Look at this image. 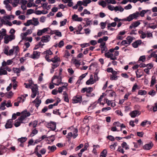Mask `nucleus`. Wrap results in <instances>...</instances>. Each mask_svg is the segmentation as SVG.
<instances>
[{
    "label": "nucleus",
    "mask_w": 157,
    "mask_h": 157,
    "mask_svg": "<svg viewBox=\"0 0 157 157\" xmlns=\"http://www.w3.org/2000/svg\"><path fill=\"white\" fill-rule=\"evenodd\" d=\"M82 96L79 95H76L73 97L72 99L73 103H81L82 101Z\"/></svg>",
    "instance_id": "nucleus-4"
},
{
    "label": "nucleus",
    "mask_w": 157,
    "mask_h": 157,
    "mask_svg": "<svg viewBox=\"0 0 157 157\" xmlns=\"http://www.w3.org/2000/svg\"><path fill=\"white\" fill-rule=\"evenodd\" d=\"M13 62V61L11 59L8 60L6 62L5 61H3L2 63V67H5L7 65H11Z\"/></svg>",
    "instance_id": "nucleus-16"
},
{
    "label": "nucleus",
    "mask_w": 157,
    "mask_h": 157,
    "mask_svg": "<svg viewBox=\"0 0 157 157\" xmlns=\"http://www.w3.org/2000/svg\"><path fill=\"white\" fill-rule=\"evenodd\" d=\"M6 105L7 107H9L12 106V105L11 103L10 100H9L7 101V103H6Z\"/></svg>",
    "instance_id": "nucleus-62"
},
{
    "label": "nucleus",
    "mask_w": 157,
    "mask_h": 157,
    "mask_svg": "<svg viewBox=\"0 0 157 157\" xmlns=\"http://www.w3.org/2000/svg\"><path fill=\"white\" fill-rule=\"evenodd\" d=\"M47 125L48 128L53 131H54L56 129V124L54 122H50Z\"/></svg>",
    "instance_id": "nucleus-9"
},
{
    "label": "nucleus",
    "mask_w": 157,
    "mask_h": 157,
    "mask_svg": "<svg viewBox=\"0 0 157 157\" xmlns=\"http://www.w3.org/2000/svg\"><path fill=\"white\" fill-rule=\"evenodd\" d=\"M140 112L137 110L133 111L130 113L129 114L131 117L134 118L137 116L139 115L140 114Z\"/></svg>",
    "instance_id": "nucleus-7"
},
{
    "label": "nucleus",
    "mask_w": 157,
    "mask_h": 157,
    "mask_svg": "<svg viewBox=\"0 0 157 157\" xmlns=\"http://www.w3.org/2000/svg\"><path fill=\"white\" fill-rule=\"evenodd\" d=\"M6 102V101L4 100L1 103L0 105V109H1L2 110H4L6 109V108L5 107Z\"/></svg>",
    "instance_id": "nucleus-30"
},
{
    "label": "nucleus",
    "mask_w": 157,
    "mask_h": 157,
    "mask_svg": "<svg viewBox=\"0 0 157 157\" xmlns=\"http://www.w3.org/2000/svg\"><path fill=\"white\" fill-rule=\"evenodd\" d=\"M99 5L102 6L103 7H105L106 5V3L104 1H101L98 2Z\"/></svg>",
    "instance_id": "nucleus-50"
},
{
    "label": "nucleus",
    "mask_w": 157,
    "mask_h": 157,
    "mask_svg": "<svg viewBox=\"0 0 157 157\" xmlns=\"http://www.w3.org/2000/svg\"><path fill=\"white\" fill-rule=\"evenodd\" d=\"M31 20L32 21V25L34 26H36L39 25V23L37 18H35L33 17Z\"/></svg>",
    "instance_id": "nucleus-21"
},
{
    "label": "nucleus",
    "mask_w": 157,
    "mask_h": 157,
    "mask_svg": "<svg viewBox=\"0 0 157 157\" xmlns=\"http://www.w3.org/2000/svg\"><path fill=\"white\" fill-rule=\"evenodd\" d=\"M67 21V20L66 19H64L63 21H61L60 22V27H61L64 26L66 24Z\"/></svg>",
    "instance_id": "nucleus-55"
},
{
    "label": "nucleus",
    "mask_w": 157,
    "mask_h": 157,
    "mask_svg": "<svg viewBox=\"0 0 157 157\" xmlns=\"http://www.w3.org/2000/svg\"><path fill=\"white\" fill-rule=\"evenodd\" d=\"M117 25V23L116 22H113L111 23H109L107 25L108 29L111 28V27H115Z\"/></svg>",
    "instance_id": "nucleus-37"
},
{
    "label": "nucleus",
    "mask_w": 157,
    "mask_h": 157,
    "mask_svg": "<svg viewBox=\"0 0 157 157\" xmlns=\"http://www.w3.org/2000/svg\"><path fill=\"white\" fill-rule=\"evenodd\" d=\"M62 78L59 76L54 75L52 80V83L55 85L59 86L62 83Z\"/></svg>",
    "instance_id": "nucleus-3"
},
{
    "label": "nucleus",
    "mask_w": 157,
    "mask_h": 157,
    "mask_svg": "<svg viewBox=\"0 0 157 157\" xmlns=\"http://www.w3.org/2000/svg\"><path fill=\"white\" fill-rule=\"evenodd\" d=\"M21 114L22 116L26 118L28 117L30 115V113L29 112H28L27 110H25L21 112Z\"/></svg>",
    "instance_id": "nucleus-22"
},
{
    "label": "nucleus",
    "mask_w": 157,
    "mask_h": 157,
    "mask_svg": "<svg viewBox=\"0 0 157 157\" xmlns=\"http://www.w3.org/2000/svg\"><path fill=\"white\" fill-rule=\"evenodd\" d=\"M51 65L52 66L51 69L50 70V72L51 73H52L54 71V69L59 66V63H52Z\"/></svg>",
    "instance_id": "nucleus-14"
},
{
    "label": "nucleus",
    "mask_w": 157,
    "mask_h": 157,
    "mask_svg": "<svg viewBox=\"0 0 157 157\" xmlns=\"http://www.w3.org/2000/svg\"><path fill=\"white\" fill-rule=\"evenodd\" d=\"M40 53L39 52L34 51L33 54L31 55L29 57L33 59H38L40 57Z\"/></svg>",
    "instance_id": "nucleus-8"
},
{
    "label": "nucleus",
    "mask_w": 157,
    "mask_h": 157,
    "mask_svg": "<svg viewBox=\"0 0 157 157\" xmlns=\"http://www.w3.org/2000/svg\"><path fill=\"white\" fill-rule=\"evenodd\" d=\"M59 109H56L53 110V113L54 114L59 115L60 116L61 115V113L59 112Z\"/></svg>",
    "instance_id": "nucleus-47"
},
{
    "label": "nucleus",
    "mask_w": 157,
    "mask_h": 157,
    "mask_svg": "<svg viewBox=\"0 0 157 157\" xmlns=\"http://www.w3.org/2000/svg\"><path fill=\"white\" fill-rule=\"evenodd\" d=\"M34 13V10L32 9H29L27 10L26 12V15H29L33 13Z\"/></svg>",
    "instance_id": "nucleus-48"
},
{
    "label": "nucleus",
    "mask_w": 157,
    "mask_h": 157,
    "mask_svg": "<svg viewBox=\"0 0 157 157\" xmlns=\"http://www.w3.org/2000/svg\"><path fill=\"white\" fill-rule=\"evenodd\" d=\"M13 70L14 73L17 74L19 73L21 71L20 69L17 68H13Z\"/></svg>",
    "instance_id": "nucleus-56"
},
{
    "label": "nucleus",
    "mask_w": 157,
    "mask_h": 157,
    "mask_svg": "<svg viewBox=\"0 0 157 157\" xmlns=\"http://www.w3.org/2000/svg\"><path fill=\"white\" fill-rule=\"evenodd\" d=\"M155 93L156 92L155 91L153 90H152L148 92V94L153 97L155 95Z\"/></svg>",
    "instance_id": "nucleus-53"
},
{
    "label": "nucleus",
    "mask_w": 157,
    "mask_h": 157,
    "mask_svg": "<svg viewBox=\"0 0 157 157\" xmlns=\"http://www.w3.org/2000/svg\"><path fill=\"white\" fill-rule=\"evenodd\" d=\"M142 43V41L140 40H138L132 43V46L134 48H137Z\"/></svg>",
    "instance_id": "nucleus-19"
},
{
    "label": "nucleus",
    "mask_w": 157,
    "mask_h": 157,
    "mask_svg": "<svg viewBox=\"0 0 157 157\" xmlns=\"http://www.w3.org/2000/svg\"><path fill=\"white\" fill-rule=\"evenodd\" d=\"M50 36L46 35L43 36L41 38V41L42 43H48L50 41L51 39Z\"/></svg>",
    "instance_id": "nucleus-6"
},
{
    "label": "nucleus",
    "mask_w": 157,
    "mask_h": 157,
    "mask_svg": "<svg viewBox=\"0 0 157 157\" xmlns=\"http://www.w3.org/2000/svg\"><path fill=\"white\" fill-rule=\"evenodd\" d=\"M27 140V138L26 137H21V138H18L17 141L21 143H23L25 142Z\"/></svg>",
    "instance_id": "nucleus-29"
},
{
    "label": "nucleus",
    "mask_w": 157,
    "mask_h": 157,
    "mask_svg": "<svg viewBox=\"0 0 157 157\" xmlns=\"http://www.w3.org/2000/svg\"><path fill=\"white\" fill-rule=\"evenodd\" d=\"M139 33L140 34H141V35L140 36V37L141 38L144 39L146 37V34L143 31H139Z\"/></svg>",
    "instance_id": "nucleus-41"
},
{
    "label": "nucleus",
    "mask_w": 157,
    "mask_h": 157,
    "mask_svg": "<svg viewBox=\"0 0 157 157\" xmlns=\"http://www.w3.org/2000/svg\"><path fill=\"white\" fill-rule=\"evenodd\" d=\"M38 90V89L37 88L33 87L32 88V94H31V97L32 98H34L36 96Z\"/></svg>",
    "instance_id": "nucleus-18"
},
{
    "label": "nucleus",
    "mask_w": 157,
    "mask_h": 157,
    "mask_svg": "<svg viewBox=\"0 0 157 157\" xmlns=\"http://www.w3.org/2000/svg\"><path fill=\"white\" fill-rule=\"evenodd\" d=\"M154 144L152 141H150L149 143L145 144L143 146V148L144 150H148L151 149L153 146Z\"/></svg>",
    "instance_id": "nucleus-5"
},
{
    "label": "nucleus",
    "mask_w": 157,
    "mask_h": 157,
    "mask_svg": "<svg viewBox=\"0 0 157 157\" xmlns=\"http://www.w3.org/2000/svg\"><path fill=\"white\" fill-rule=\"evenodd\" d=\"M10 41H11L15 39V36L14 35H10L9 36H6Z\"/></svg>",
    "instance_id": "nucleus-49"
},
{
    "label": "nucleus",
    "mask_w": 157,
    "mask_h": 157,
    "mask_svg": "<svg viewBox=\"0 0 157 157\" xmlns=\"http://www.w3.org/2000/svg\"><path fill=\"white\" fill-rule=\"evenodd\" d=\"M80 46L82 48H84L90 46V44L89 43H85L81 44L80 45Z\"/></svg>",
    "instance_id": "nucleus-63"
},
{
    "label": "nucleus",
    "mask_w": 157,
    "mask_h": 157,
    "mask_svg": "<svg viewBox=\"0 0 157 157\" xmlns=\"http://www.w3.org/2000/svg\"><path fill=\"white\" fill-rule=\"evenodd\" d=\"M148 10H142L140 13V15L141 17H144V14L145 13L147 12Z\"/></svg>",
    "instance_id": "nucleus-42"
},
{
    "label": "nucleus",
    "mask_w": 157,
    "mask_h": 157,
    "mask_svg": "<svg viewBox=\"0 0 157 157\" xmlns=\"http://www.w3.org/2000/svg\"><path fill=\"white\" fill-rule=\"evenodd\" d=\"M91 2V0H83V5L85 6H86L87 4L90 3Z\"/></svg>",
    "instance_id": "nucleus-38"
},
{
    "label": "nucleus",
    "mask_w": 157,
    "mask_h": 157,
    "mask_svg": "<svg viewBox=\"0 0 157 157\" xmlns=\"http://www.w3.org/2000/svg\"><path fill=\"white\" fill-rule=\"evenodd\" d=\"M54 101V100L53 99H48L46 100L45 103L46 104H48L49 103H53Z\"/></svg>",
    "instance_id": "nucleus-46"
},
{
    "label": "nucleus",
    "mask_w": 157,
    "mask_h": 157,
    "mask_svg": "<svg viewBox=\"0 0 157 157\" xmlns=\"http://www.w3.org/2000/svg\"><path fill=\"white\" fill-rule=\"evenodd\" d=\"M59 59L57 56L55 57L54 58H53L50 59L51 62H52V63H58L57 61H58Z\"/></svg>",
    "instance_id": "nucleus-33"
},
{
    "label": "nucleus",
    "mask_w": 157,
    "mask_h": 157,
    "mask_svg": "<svg viewBox=\"0 0 157 157\" xmlns=\"http://www.w3.org/2000/svg\"><path fill=\"white\" fill-rule=\"evenodd\" d=\"M121 146L122 148H124L126 150H128L129 149V146L125 142H123L121 144Z\"/></svg>",
    "instance_id": "nucleus-27"
},
{
    "label": "nucleus",
    "mask_w": 157,
    "mask_h": 157,
    "mask_svg": "<svg viewBox=\"0 0 157 157\" xmlns=\"http://www.w3.org/2000/svg\"><path fill=\"white\" fill-rule=\"evenodd\" d=\"M3 67L2 66L0 67V75H6L7 74V71L5 70L4 68H3Z\"/></svg>",
    "instance_id": "nucleus-24"
},
{
    "label": "nucleus",
    "mask_w": 157,
    "mask_h": 157,
    "mask_svg": "<svg viewBox=\"0 0 157 157\" xmlns=\"http://www.w3.org/2000/svg\"><path fill=\"white\" fill-rule=\"evenodd\" d=\"M140 24V22L138 21L133 22L130 25L129 27V28L130 29H131L133 28H135L139 25Z\"/></svg>",
    "instance_id": "nucleus-17"
},
{
    "label": "nucleus",
    "mask_w": 157,
    "mask_h": 157,
    "mask_svg": "<svg viewBox=\"0 0 157 157\" xmlns=\"http://www.w3.org/2000/svg\"><path fill=\"white\" fill-rule=\"evenodd\" d=\"M138 86L136 83H135L133 86L132 90V92H134L136 89H138Z\"/></svg>",
    "instance_id": "nucleus-54"
},
{
    "label": "nucleus",
    "mask_w": 157,
    "mask_h": 157,
    "mask_svg": "<svg viewBox=\"0 0 157 157\" xmlns=\"http://www.w3.org/2000/svg\"><path fill=\"white\" fill-rule=\"evenodd\" d=\"M31 25H32V21L31 19L27 20L26 22L24 23V25L27 26H29Z\"/></svg>",
    "instance_id": "nucleus-36"
},
{
    "label": "nucleus",
    "mask_w": 157,
    "mask_h": 157,
    "mask_svg": "<svg viewBox=\"0 0 157 157\" xmlns=\"http://www.w3.org/2000/svg\"><path fill=\"white\" fill-rule=\"evenodd\" d=\"M72 18L73 21H81L83 20L82 17H78V15L76 14H74L72 16Z\"/></svg>",
    "instance_id": "nucleus-13"
},
{
    "label": "nucleus",
    "mask_w": 157,
    "mask_h": 157,
    "mask_svg": "<svg viewBox=\"0 0 157 157\" xmlns=\"http://www.w3.org/2000/svg\"><path fill=\"white\" fill-rule=\"evenodd\" d=\"M93 149L92 151V152L94 154H97V152L96 149H98L100 148V146L98 145H95L94 144L93 145Z\"/></svg>",
    "instance_id": "nucleus-23"
},
{
    "label": "nucleus",
    "mask_w": 157,
    "mask_h": 157,
    "mask_svg": "<svg viewBox=\"0 0 157 157\" xmlns=\"http://www.w3.org/2000/svg\"><path fill=\"white\" fill-rule=\"evenodd\" d=\"M48 149L51 151L53 152L56 149V147L55 145H54L52 146H48Z\"/></svg>",
    "instance_id": "nucleus-35"
},
{
    "label": "nucleus",
    "mask_w": 157,
    "mask_h": 157,
    "mask_svg": "<svg viewBox=\"0 0 157 157\" xmlns=\"http://www.w3.org/2000/svg\"><path fill=\"white\" fill-rule=\"evenodd\" d=\"M147 91L145 90H139L138 93V95H145L147 94Z\"/></svg>",
    "instance_id": "nucleus-40"
},
{
    "label": "nucleus",
    "mask_w": 157,
    "mask_h": 157,
    "mask_svg": "<svg viewBox=\"0 0 157 157\" xmlns=\"http://www.w3.org/2000/svg\"><path fill=\"white\" fill-rule=\"evenodd\" d=\"M26 118L21 115L17 119L20 121L21 123H24L23 121L25 120Z\"/></svg>",
    "instance_id": "nucleus-44"
},
{
    "label": "nucleus",
    "mask_w": 157,
    "mask_h": 157,
    "mask_svg": "<svg viewBox=\"0 0 157 157\" xmlns=\"http://www.w3.org/2000/svg\"><path fill=\"white\" fill-rule=\"evenodd\" d=\"M140 16V13L139 12H136L132 14H131L126 18L123 19L124 21H130L134 19H136L137 18Z\"/></svg>",
    "instance_id": "nucleus-2"
},
{
    "label": "nucleus",
    "mask_w": 157,
    "mask_h": 157,
    "mask_svg": "<svg viewBox=\"0 0 157 157\" xmlns=\"http://www.w3.org/2000/svg\"><path fill=\"white\" fill-rule=\"evenodd\" d=\"M13 93L11 91L6 93V95L7 98H11L13 96Z\"/></svg>",
    "instance_id": "nucleus-34"
},
{
    "label": "nucleus",
    "mask_w": 157,
    "mask_h": 157,
    "mask_svg": "<svg viewBox=\"0 0 157 157\" xmlns=\"http://www.w3.org/2000/svg\"><path fill=\"white\" fill-rule=\"evenodd\" d=\"M86 94L91 92L93 90V88L91 87H86Z\"/></svg>",
    "instance_id": "nucleus-59"
},
{
    "label": "nucleus",
    "mask_w": 157,
    "mask_h": 157,
    "mask_svg": "<svg viewBox=\"0 0 157 157\" xmlns=\"http://www.w3.org/2000/svg\"><path fill=\"white\" fill-rule=\"evenodd\" d=\"M73 63L77 67H78L80 65V63L79 61L76 59H75L74 60H73Z\"/></svg>",
    "instance_id": "nucleus-25"
},
{
    "label": "nucleus",
    "mask_w": 157,
    "mask_h": 157,
    "mask_svg": "<svg viewBox=\"0 0 157 157\" xmlns=\"http://www.w3.org/2000/svg\"><path fill=\"white\" fill-rule=\"evenodd\" d=\"M9 3H12V2H9L8 0H4L3 2V3L5 5V7L8 11H11L12 9L11 6L9 4Z\"/></svg>",
    "instance_id": "nucleus-11"
},
{
    "label": "nucleus",
    "mask_w": 157,
    "mask_h": 157,
    "mask_svg": "<svg viewBox=\"0 0 157 157\" xmlns=\"http://www.w3.org/2000/svg\"><path fill=\"white\" fill-rule=\"evenodd\" d=\"M118 76L115 75H112L110 77L111 80H116L117 79Z\"/></svg>",
    "instance_id": "nucleus-61"
},
{
    "label": "nucleus",
    "mask_w": 157,
    "mask_h": 157,
    "mask_svg": "<svg viewBox=\"0 0 157 157\" xmlns=\"http://www.w3.org/2000/svg\"><path fill=\"white\" fill-rule=\"evenodd\" d=\"M15 16L13 15H8L4 17L5 19L13 20Z\"/></svg>",
    "instance_id": "nucleus-32"
},
{
    "label": "nucleus",
    "mask_w": 157,
    "mask_h": 157,
    "mask_svg": "<svg viewBox=\"0 0 157 157\" xmlns=\"http://www.w3.org/2000/svg\"><path fill=\"white\" fill-rule=\"evenodd\" d=\"M13 122L12 119H9L7 120L5 125V128L6 129L11 128L13 127Z\"/></svg>",
    "instance_id": "nucleus-10"
},
{
    "label": "nucleus",
    "mask_w": 157,
    "mask_h": 157,
    "mask_svg": "<svg viewBox=\"0 0 157 157\" xmlns=\"http://www.w3.org/2000/svg\"><path fill=\"white\" fill-rule=\"evenodd\" d=\"M117 151L123 154L124 152V151L123 148H122L120 146H118V149L117 150Z\"/></svg>",
    "instance_id": "nucleus-58"
},
{
    "label": "nucleus",
    "mask_w": 157,
    "mask_h": 157,
    "mask_svg": "<svg viewBox=\"0 0 157 157\" xmlns=\"http://www.w3.org/2000/svg\"><path fill=\"white\" fill-rule=\"evenodd\" d=\"M134 37L129 36H128L126 37V39H127V40L129 45L132 42V40L134 39Z\"/></svg>",
    "instance_id": "nucleus-26"
},
{
    "label": "nucleus",
    "mask_w": 157,
    "mask_h": 157,
    "mask_svg": "<svg viewBox=\"0 0 157 157\" xmlns=\"http://www.w3.org/2000/svg\"><path fill=\"white\" fill-rule=\"evenodd\" d=\"M95 82L93 79V76L91 75L90 76V78L89 80H87L86 82L87 85H89L93 84Z\"/></svg>",
    "instance_id": "nucleus-15"
},
{
    "label": "nucleus",
    "mask_w": 157,
    "mask_h": 157,
    "mask_svg": "<svg viewBox=\"0 0 157 157\" xmlns=\"http://www.w3.org/2000/svg\"><path fill=\"white\" fill-rule=\"evenodd\" d=\"M129 45V44L128 43L127 40H122L120 44V45L121 46H127Z\"/></svg>",
    "instance_id": "nucleus-31"
},
{
    "label": "nucleus",
    "mask_w": 157,
    "mask_h": 157,
    "mask_svg": "<svg viewBox=\"0 0 157 157\" xmlns=\"http://www.w3.org/2000/svg\"><path fill=\"white\" fill-rule=\"evenodd\" d=\"M105 1L108 3H111L114 4L116 3V2L114 0H105Z\"/></svg>",
    "instance_id": "nucleus-57"
},
{
    "label": "nucleus",
    "mask_w": 157,
    "mask_h": 157,
    "mask_svg": "<svg viewBox=\"0 0 157 157\" xmlns=\"http://www.w3.org/2000/svg\"><path fill=\"white\" fill-rule=\"evenodd\" d=\"M107 139L111 141H113L115 140V138L114 137V136H111V135H109L107 137Z\"/></svg>",
    "instance_id": "nucleus-52"
},
{
    "label": "nucleus",
    "mask_w": 157,
    "mask_h": 157,
    "mask_svg": "<svg viewBox=\"0 0 157 157\" xmlns=\"http://www.w3.org/2000/svg\"><path fill=\"white\" fill-rule=\"evenodd\" d=\"M55 33L53 34H55L57 36L60 37L62 36L61 33L58 30L53 31Z\"/></svg>",
    "instance_id": "nucleus-43"
},
{
    "label": "nucleus",
    "mask_w": 157,
    "mask_h": 157,
    "mask_svg": "<svg viewBox=\"0 0 157 157\" xmlns=\"http://www.w3.org/2000/svg\"><path fill=\"white\" fill-rule=\"evenodd\" d=\"M117 145V142H115L113 144L109 146L110 148L112 150H115L116 147Z\"/></svg>",
    "instance_id": "nucleus-39"
},
{
    "label": "nucleus",
    "mask_w": 157,
    "mask_h": 157,
    "mask_svg": "<svg viewBox=\"0 0 157 157\" xmlns=\"http://www.w3.org/2000/svg\"><path fill=\"white\" fill-rule=\"evenodd\" d=\"M6 30L5 29H2V31L0 30V39H2L3 36L6 35Z\"/></svg>",
    "instance_id": "nucleus-20"
},
{
    "label": "nucleus",
    "mask_w": 157,
    "mask_h": 157,
    "mask_svg": "<svg viewBox=\"0 0 157 157\" xmlns=\"http://www.w3.org/2000/svg\"><path fill=\"white\" fill-rule=\"evenodd\" d=\"M33 102L35 104L36 107L38 108L41 102V100L40 99V97L37 96L36 99L33 101Z\"/></svg>",
    "instance_id": "nucleus-12"
},
{
    "label": "nucleus",
    "mask_w": 157,
    "mask_h": 157,
    "mask_svg": "<svg viewBox=\"0 0 157 157\" xmlns=\"http://www.w3.org/2000/svg\"><path fill=\"white\" fill-rule=\"evenodd\" d=\"M151 84L150 85L151 86H153L155 83H156V79L155 77V76H152L151 77Z\"/></svg>",
    "instance_id": "nucleus-28"
},
{
    "label": "nucleus",
    "mask_w": 157,
    "mask_h": 157,
    "mask_svg": "<svg viewBox=\"0 0 157 157\" xmlns=\"http://www.w3.org/2000/svg\"><path fill=\"white\" fill-rule=\"evenodd\" d=\"M44 54H47L49 55H51L52 54V53L50 50L49 49L44 51L43 52Z\"/></svg>",
    "instance_id": "nucleus-60"
},
{
    "label": "nucleus",
    "mask_w": 157,
    "mask_h": 157,
    "mask_svg": "<svg viewBox=\"0 0 157 157\" xmlns=\"http://www.w3.org/2000/svg\"><path fill=\"white\" fill-rule=\"evenodd\" d=\"M153 65L151 63H149L147 64L146 67L147 69L150 70L153 67Z\"/></svg>",
    "instance_id": "nucleus-64"
},
{
    "label": "nucleus",
    "mask_w": 157,
    "mask_h": 157,
    "mask_svg": "<svg viewBox=\"0 0 157 157\" xmlns=\"http://www.w3.org/2000/svg\"><path fill=\"white\" fill-rule=\"evenodd\" d=\"M50 34H53L55 33L49 27L44 28L42 29H38L37 33V35L38 36H41L44 33Z\"/></svg>",
    "instance_id": "nucleus-1"
},
{
    "label": "nucleus",
    "mask_w": 157,
    "mask_h": 157,
    "mask_svg": "<svg viewBox=\"0 0 157 157\" xmlns=\"http://www.w3.org/2000/svg\"><path fill=\"white\" fill-rule=\"evenodd\" d=\"M146 60V57L145 56H140L139 59V61H141L142 62H144Z\"/></svg>",
    "instance_id": "nucleus-51"
},
{
    "label": "nucleus",
    "mask_w": 157,
    "mask_h": 157,
    "mask_svg": "<svg viewBox=\"0 0 157 157\" xmlns=\"http://www.w3.org/2000/svg\"><path fill=\"white\" fill-rule=\"evenodd\" d=\"M21 123L17 119L15 121V122L14 124V125L15 127H17L20 125Z\"/></svg>",
    "instance_id": "nucleus-45"
}]
</instances>
